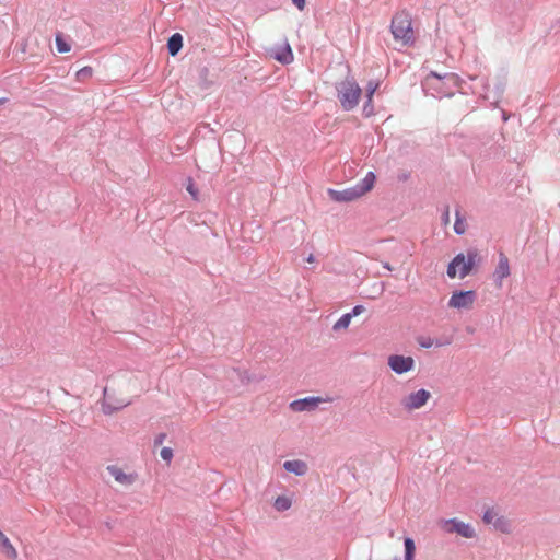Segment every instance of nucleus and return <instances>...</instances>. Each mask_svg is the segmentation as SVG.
<instances>
[{
	"instance_id": "obj_32",
	"label": "nucleus",
	"mask_w": 560,
	"mask_h": 560,
	"mask_svg": "<svg viewBox=\"0 0 560 560\" xmlns=\"http://www.w3.org/2000/svg\"><path fill=\"white\" fill-rule=\"evenodd\" d=\"M118 409H120V407H114L110 404H107L106 401H104L102 404V410L105 415H112L113 412L117 411Z\"/></svg>"
},
{
	"instance_id": "obj_24",
	"label": "nucleus",
	"mask_w": 560,
	"mask_h": 560,
	"mask_svg": "<svg viewBox=\"0 0 560 560\" xmlns=\"http://www.w3.org/2000/svg\"><path fill=\"white\" fill-rule=\"evenodd\" d=\"M237 377L242 384H249L250 382H258L260 378L252 375L247 370L234 369Z\"/></svg>"
},
{
	"instance_id": "obj_16",
	"label": "nucleus",
	"mask_w": 560,
	"mask_h": 560,
	"mask_svg": "<svg viewBox=\"0 0 560 560\" xmlns=\"http://www.w3.org/2000/svg\"><path fill=\"white\" fill-rule=\"evenodd\" d=\"M0 549L1 552L4 553L10 559H15L18 557L15 548L12 546L9 538L2 532L0 533Z\"/></svg>"
},
{
	"instance_id": "obj_2",
	"label": "nucleus",
	"mask_w": 560,
	"mask_h": 560,
	"mask_svg": "<svg viewBox=\"0 0 560 560\" xmlns=\"http://www.w3.org/2000/svg\"><path fill=\"white\" fill-rule=\"evenodd\" d=\"M376 175L370 171L363 179L357 183L354 186L346 188L343 190H337L329 188L327 194L332 201L336 202H349L353 201L364 194L371 191L376 183Z\"/></svg>"
},
{
	"instance_id": "obj_15",
	"label": "nucleus",
	"mask_w": 560,
	"mask_h": 560,
	"mask_svg": "<svg viewBox=\"0 0 560 560\" xmlns=\"http://www.w3.org/2000/svg\"><path fill=\"white\" fill-rule=\"evenodd\" d=\"M272 57L281 65H289L293 61L294 55L289 43H285Z\"/></svg>"
},
{
	"instance_id": "obj_28",
	"label": "nucleus",
	"mask_w": 560,
	"mask_h": 560,
	"mask_svg": "<svg viewBox=\"0 0 560 560\" xmlns=\"http://www.w3.org/2000/svg\"><path fill=\"white\" fill-rule=\"evenodd\" d=\"M92 74H93V68L86 66V67H83L80 70H78L75 77L79 81H85V80L90 79L92 77Z\"/></svg>"
},
{
	"instance_id": "obj_37",
	"label": "nucleus",
	"mask_w": 560,
	"mask_h": 560,
	"mask_svg": "<svg viewBox=\"0 0 560 560\" xmlns=\"http://www.w3.org/2000/svg\"><path fill=\"white\" fill-rule=\"evenodd\" d=\"M442 221L444 224H447L450 222V207L446 206L445 210L442 213Z\"/></svg>"
},
{
	"instance_id": "obj_29",
	"label": "nucleus",
	"mask_w": 560,
	"mask_h": 560,
	"mask_svg": "<svg viewBox=\"0 0 560 560\" xmlns=\"http://www.w3.org/2000/svg\"><path fill=\"white\" fill-rule=\"evenodd\" d=\"M364 117H371L375 114L373 98H366L362 108Z\"/></svg>"
},
{
	"instance_id": "obj_13",
	"label": "nucleus",
	"mask_w": 560,
	"mask_h": 560,
	"mask_svg": "<svg viewBox=\"0 0 560 560\" xmlns=\"http://www.w3.org/2000/svg\"><path fill=\"white\" fill-rule=\"evenodd\" d=\"M283 468L285 471L299 477L304 476L308 469L307 464L301 459L285 460L283 463Z\"/></svg>"
},
{
	"instance_id": "obj_19",
	"label": "nucleus",
	"mask_w": 560,
	"mask_h": 560,
	"mask_svg": "<svg viewBox=\"0 0 560 560\" xmlns=\"http://www.w3.org/2000/svg\"><path fill=\"white\" fill-rule=\"evenodd\" d=\"M210 70L208 67H201L198 71L199 86L201 89H209L213 84V80L209 79Z\"/></svg>"
},
{
	"instance_id": "obj_9",
	"label": "nucleus",
	"mask_w": 560,
	"mask_h": 560,
	"mask_svg": "<svg viewBox=\"0 0 560 560\" xmlns=\"http://www.w3.org/2000/svg\"><path fill=\"white\" fill-rule=\"evenodd\" d=\"M444 529L447 533H455L464 538L476 537V532L468 523L457 520L456 517L446 520L444 522Z\"/></svg>"
},
{
	"instance_id": "obj_5",
	"label": "nucleus",
	"mask_w": 560,
	"mask_h": 560,
	"mask_svg": "<svg viewBox=\"0 0 560 560\" xmlns=\"http://www.w3.org/2000/svg\"><path fill=\"white\" fill-rule=\"evenodd\" d=\"M477 299L475 290H454L448 301V307L470 310Z\"/></svg>"
},
{
	"instance_id": "obj_42",
	"label": "nucleus",
	"mask_w": 560,
	"mask_h": 560,
	"mask_svg": "<svg viewBox=\"0 0 560 560\" xmlns=\"http://www.w3.org/2000/svg\"><path fill=\"white\" fill-rule=\"evenodd\" d=\"M500 139L504 141V138H503V136H502V135H500V138L495 141V143H497V144H499V145H500V143H499V140H500Z\"/></svg>"
},
{
	"instance_id": "obj_1",
	"label": "nucleus",
	"mask_w": 560,
	"mask_h": 560,
	"mask_svg": "<svg viewBox=\"0 0 560 560\" xmlns=\"http://www.w3.org/2000/svg\"><path fill=\"white\" fill-rule=\"evenodd\" d=\"M463 80L453 72L443 75L431 71L421 82L423 92L436 98L452 97L455 90L458 89Z\"/></svg>"
},
{
	"instance_id": "obj_3",
	"label": "nucleus",
	"mask_w": 560,
	"mask_h": 560,
	"mask_svg": "<svg viewBox=\"0 0 560 560\" xmlns=\"http://www.w3.org/2000/svg\"><path fill=\"white\" fill-rule=\"evenodd\" d=\"M337 97L343 110L354 109L362 95V89L353 77H347L343 81L336 83Z\"/></svg>"
},
{
	"instance_id": "obj_41",
	"label": "nucleus",
	"mask_w": 560,
	"mask_h": 560,
	"mask_svg": "<svg viewBox=\"0 0 560 560\" xmlns=\"http://www.w3.org/2000/svg\"><path fill=\"white\" fill-rule=\"evenodd\" d=\"M307 261H310V262L314 261V256L312 254L307 257Z\"/></svg>"
},
{
	"instance_id": "obj_39",
	"label": "nucleus",
	"mask_w": 560,
	"mask_h": 560,
	"mask_svg": "<svg viewBox=\"0 0 560 560\" xmlns=\"http://www.w3.org/2000/svg\"><path fill=\"white\" fill-rule=\"evenodd\" d=\"M383 267L387 270H393L392 266L389 265V262H383Z\"/></svg>"
},
{
	"instance_id": "obj_20",
	"label": "nucleus",
	"mask_w": 560,
	"mask_h": 560,
	"mask_svg": "<svg viewBox=\"0 0 560 560\" xmlns=\"http://www.w3.org/2000/svg\"><path fill=\"white\" fill-rule=\"evenodd\" d=\"M405 556L404 560H413L416 555V544L411 537L404 538Z\"/></svg>"
},
{
	"instance_id": "obj_40",
	"label": "nucleus",
	"mask_w": 560,
	"mask_h": 560,
	"mask_svg": "<svg viewBox=\"0 0 560 560\" xmlns=\"http://www.w3.org/2000/svg\"><path fill=\"white\" fill-rule=\"evenodd\" d=\"M7 102H8L7 97H1L0 98V105L5 104Z\"/></svg>"
},
{
	"instance_id": "obj_34",
	"label": "nucleus",
	"mask_w": 560,
	"mask_h": 560,
	"mask_svg": "<svg viewBox=\"0 0 560 560\" xmlns=\"http://www.w3.org/2000/svg\"><path fill=\"white\" fill-rule=\"evenodd\" d=\"M364 306L363 305H355L352 311L349 314V316L352 318L354 316H358L360 315L363 311H364Z\"/></svg>"
},
{
	"instance_id": "obj_12",
	"label": "nucleus",
	"mask_w": 560,
	"mask_h": 560,
	"mask_svg": "<svg viewBox=\"0 0 560 560\" xmlns=\"http://www.w3.org/2000/svg\"><path fill=\"white\" fill-rule=\"evenodd\" d=\"M107 471L114 477V479L124 486H130L132 485L137 479V474H126L124 470L116 466V465H109L107 466Z\"/></svg>"
},
{
	"instance_id": "obj_43",
	"label": "nucleus",
	"mask_w": 560,
	"mask_h": 560,
	"mask_svg": "<svg viewBox=\"0 0 560 560\" xmlns=\"http://www.w3.org/2000/svg\"><path fill=\"white\" fill-rule=\"evenodd\" d=\"M393 560H400V558L399 557H395Z\"/></svg>"
},
{
	"instance_id": "obj_22",
	"label": "nucleus",
	"mask_w": 560,
	"mask_h": 560,
	"mask_svg": "<svg viewBox=\"0 0 560 560\" xmlns=\"http://www.w3.org/2000/svg\"><path fill=\"white\" fill-rule=\"evenodd\" d=\"M291 505H292L291 499L285 495L277 497V499L275 500V503H273L275 509L279 512H284V511L289 510L291 508Z\"/></svg>"
},
{
	"instance_id": "obj_33",
	"label": "nucleus",
	"mask_w": 560,
	"mask_h": 560,
	"mask_svg": "<svg viewBox=\"0 0 560 560\" xmlns=\"http://www.w3.org/2000/svg\"><path fill=\"white\" fill-rule=\"evenodd\" d=\"M419 345L422 348L429 349L433 346V340L431 338H421L418 340Z\"/></svg>"
},
{
	"instance_id": "obj_21",
	"label": "nucleus",
	"mask_w": 560,
	"mask_h": 560,
	"mask_svg": "<svg viewBox=\"0 0 560 560\" xmlns=\"http://www.w3.org/2000/svg\"><path fill=\"white\" fill-rule=\"evenodd\" d=\"M55 42H56V48H57L58 52L66 54V52L70 51L71 45L67 42V39L65 38L62 33L58 32L56 34Z\"/></svg>"
},
{
	"instance_id": "obj_25",
	"label": "nucleus",
	"mask_w": 560,
	"mask_h": 560,
	"mask_svg": "<svg viewBox=\"0 0 560 560\" xmlns=\"http://www.w3.org/2000/svg\"><path fill=\"white\" fill-rule=\"evenodd\" d=\"M186 190L189 192V195L191 196V198L196 201L199 200V190L195 184V180L192 177L188 176L185 180V184H184Z\"/></svg>"
},
{
	"instance_id": "obj_23",
	"label": "nucleus",
	"mask_w": 560,
	"mask_h": 560,
	"mask_svg": "<svg viewBox=\"0 0 560 560\" xmlns=\"http://www.w3.org/2000/svg\"><path fill=\"white\" fill-rule=\"evenodd\" d=\"M493 526L497 530L508 534L511 532L510 521L504 516H499L494 520Z\"/></svg>"
},
{
	"instance_id": "obj_30",
	"label": "nucleus",
	"mask_w": 560,
	"mask_h": 560,
	"mask_svg": "<svg viewBox=\"0 0 560 560\" xmlns=\"http://www.w3.org/2000/svg\"><path fill=\"white\" fill-rule=\"evenodd\" d=\"M494 516H495V513L493 511V509L491 508H488L485 512H483V515H482V521L483 523L486 524H493L494 522Z\"/></svg>"
},
{
	"instance_id": "obj_4",
	"label": "nucleus",
	"mask_w": 560,
	"mask_h": 560,
	"mask_svg": "<svg viewBox=\"0 0 560 560\" xmlns=\"http://www.w3.org/2000/svg\"><path fill=\"white\" fill-rule=\"evenodd\" d=\"M390 32L395 40H401L404 45H413V28L411 16L407 11L397 12L390 23Z\"/></svg>"
},
{
	"instance_id": "obj_35",
	"label": "nucleus",
	"mask_w": 560,
	"mask_h": 560,
	"mask_svg": "<svg viewBox=\"0 0 560 560\" xmlns=\"http://www.w3.org/2000/svg\"><path fill=\"white\" fill-rule=\"evenodd\" d=\"M166 433H159L155 438H154V446H160L163 444V442L165 441L166 439Z\"/></svg>"
},
{
	"instance_id": "obj_11",
	"label": "nucleus",
	"mask_w": 560,
	"mask_h": 560,
	"mask_svg": "<svg viewBox=\"0 0 560 560\" xmlns=\"http://www.w3.org/2000/svg\"><path fill=\"white\" fill-rule=\"evenodd\" d=\"M323 401L320 397L308 396L301 399H295L290 404V408L293 411H311L315 410L318 405Z\"/></svg>"
},
{
	"instance_id": "obj_18",
	"label": "nucleus",
	"mask_w": 560,
	"mask_h": 560,
	"mask_svg": "<svg viewBox=\"0 0 560 560\" xmlns=\"http://www.w3.org/2000/svg\"><path fill=\"white\" fill-rule=\"evenodd\" d=\"M455 217H456V219H455V223H454V232L457 235H463L466 232L467 224L465 221V217L462 214L459 208L456 209Z\"/></svg>"
},
{
	"instance_id": "obj_10",
	"label": "nucleus",
	"mask_w": 560,
	"mask_h": 560,
	"mask_svg": "<svg viewBox=\"0 0 560 560\" xmlns=\"http://www.w3.org/2000/svg\"><path fill=\"white\" fill-rule=\"evenodd\" d=\"M511 273L510 262L508 256L503 253H499V262L493 271V281L497 288L502 287L503 279L508 278Z\"/></svg>"
},
{
	"instance_id": "obj_17",
	"label": "nucleus",
	"mask_w": 560,
	"mask_h": 560,
	"mask_svg": "<svg viewBox=\"0 0 560 560\" xmlns=\"http://www.w3.org/2000/svg\"><path fill=\"white\" fill-rule=\"evenodd\" d=\"M462 262H464V253H458L448 262L446 273L451 279H454L457 276V267H460Z\"/></svg>"
},
{
	"instance_id": "obj_14",
	"label": "nucleus",
	"mask_w": 560,
	"mask_h": 560,
	"mask_svg": "<svg viewBox=\"0 0 560 560\" xmlns=\"http://www.w3.org/2000/svg\"><path fill=\"white\" fill-rule=\"evenodd\" d=\"M183 35L180 33L172 34L166 44L168 55L175 57L183 48Z\"/></svg>"
},
{
	"instance_id": "obj_38",
	"label": "nucleus",
	"mask_w": 560,
	"mask_h": 560,
	"mask_svg": "<svg viewBox=\"0 0 560 560\" xmlns=\"http://www.w3.org/2000/svg\"><path fill=\"white\" fill-rule=\"evenodd\" d=\"M494 88H495V91L497 93L500 95L503 93L504 91V83L501 82V81H498L495 84H494Z\"/></svg>"
},
{
	"instance_id": "obj_7",
	"label": "nucleus",
	"mask_w": 560,
	"mask_h": 560,
	"mask_svg": "<svg viewBox=\"0 0 560 560\" xmlns=\"http://www.w3.org/2000/svg\"><path fill=\"white\" fill-rule=\"evenodd\" d=\"M482 261L478 248L469 247L464 254V262L460 264L459 278H465L471 273L474 268L478 267Z\"/></svg>"
},
{
	"instance_id": "obj_26",
	"label": "nucleus",
	"mask_w": 560,
	"mask_h": 560,
	"mask_svg": "<svg viewBox=\"0 0 560 560\" xmlns=\"http://www.w3.org/2000/svg\"><path fill=\"white\" fill-rule=\"evenodd\" d=\"M351 317L348 313L343 314L332 326L335 331L347 329L350 325Z\"/></svg>"
},
{
	"instance_id": "obj_6",
	"label": "nucleus",
	"mask_w": 560,
	"mask_h": 560,
	"mask_svg": "<svg viewBox=\"0 0 560 560\" xmlns=\"http://www.w3.org/2000/svg\"><path fill=\"white\" fill-rule=\"evenodd\" d=\"M431 398V393L424 388H420L401 399V406L407 410L411 411L423 407Z\"/></svg>"
},
{
	"instance_id": "obj_31",
	"label": "nucleus",
	"mask_w": 560,
	"mask_h": 560,
	"mask_svg": "<svg viewBox=\"0 0 560 560\" xmlns=\"http://www.w3.org/2000/svg\"><path fill=\"white\" fill-rule=\"evenodd\" d=\"M163 460L170 463L174 456L173 450L171 447H163L160 453Z\"/></svg>"
},
{
	"instance_id": "obj_27",
	"label": "nucleus",
	"mask_w": 560,
	"mask_h": 560,
	"mask_svg": "<svg viewBox=\"0 0 560 560\" xmlns=\"http://www.w3.org/2000/svg\"><path fill=\"white\" fill-rule=\"evenodd\" d=\"M380 88V81L370 80L365 86V97L373 98L374 93Z\"/></svg>"
},
{
	"instance_id": "obj_8",
	"label": "nucleus",
	"mask_w": 560,
	"mask_h": 560,
	"mask_svg": "<svg viewBox=\"0 0 560 560\" xmlns=\"http://www.w3.org/2000/svg\"><path fill=\"white\" fill-rule=\"evenodd\" d=\"M387 364L389 369L398 375L405 374L415 368V360L412 357L402 354H392L388 357Z\"/></svg>"
},
{
	"instance_id": "obj_36",
	"label": "nucleus",
	"mask_w": 560,
	"mask_h": 560,
	"mask_svg": "<svg viewBox=\"0 0 560 560\" xmlns=\"http://www.w3.org/2000/svg\"><path fill=\"white\" fill-rule=\"evenodd\" d=\"M292 3L300 10L303 11L306 5V0H292Z\"/></svg>"
}]
</instances>
